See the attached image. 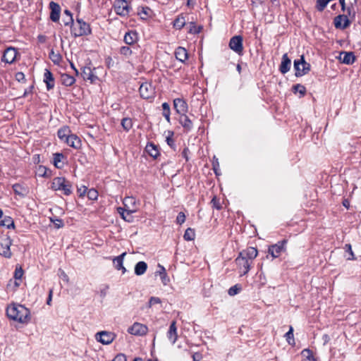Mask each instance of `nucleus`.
Masks as SVG:
<instances>
[{
    "label": "nucleus",
    "instance_id": "obj_1",
    "mask_svg": "<svg viewBox=\"0 0 361 361\" xmlns=\"http://www.w3.org/2000/svg\"><path fill=\"white\" fill-rule=\"evenodd\" d=\"M51 188L54 190H60L66 195H69L72 192L71 183L64 177L54 178L51 183Z\"/></svg>",
    "mask_w": 361,
    "mask_h": 361
},
{
    "label": "nucleus",
    "instance_id": "obj_2",
    "mask_svg": "<svg viewBox=\"0 0 361 361\" xmlns=\"http://www.w3.org/2000/svg\"><path fill=\"white\" fill-rule=\"evenodd\" d=\"M23 278V267L21 265H18L14 271L13 279L9 280L7 286L6 290L8 292H14L20 286Z\"/></svg>",
    "mask_w": 361,
    "mask_h": 361
},
{
    "label": "nucleus",
    "instance_id": "obj_3",
    "mask_svg": "<svg viewBox=\"0 0 361 361\" xmlns=\"http://www.w3.org/2000/svg\"><path fill=\"white\" fill-rule=\"evenodd\" d=\"M71 32L75 37L88 35L91 34V28L90 25L82 19H77L72 27Z\"/></svg>",
    "mask_w": 361,
    "mask_h": 361
},
{
    "label": "nucleus",
    "instance_id": "obj_4",
    "mask_svg": "<svg viewBox=\"0 0 361 361\" xmlns=\"http://www.w3.org/2000/svg\"><path fill=\"white\" fill-rule=\"evenodd\" d=\"M19 307H23V306L15 302L8 305L6 310V315L11 320L23 323V314H21Z\"/></svg>",
    "mask_w": 361,
    "mask_h": 361
},
{
    "label": "nucleus",
    "instance_id": "obj_5",
    "mask_svg": "<svg viewBox=\"0 0 361 361\" xmlns=\"http://www.w3.org/2000/svg\"><path fill=\"white\" fill-rule=\"evenodd\" d=\"M293 65L296 77H301L310 71V64L305 61L303 55L300 59H295Z\"/></svg>",
    "mask_w": 361,
    "mask_h": 361
},
{
    "label": "nucleus",
    "instance_id": "obj_6",
    "mask_svg": "<svg viewBox=\"0 0 361 361\" xmlns=\"http://www.w3.org/2000/svg\"><path fill=\"white\" fill-rule=\"evenodd\" d=\"M288 243L286 239H283L277 242L276 244L271 245L268 248V253L273 257H279L283 252L286 251V245Z\"/></svg>",
    "mask_w": 361,
    "mask_h": 361
},
{
    "label": "nucleus",
    "instance_id": "obj_7",
    "mask_svg": "<svg viewBox=\"0 0 361 361\" xmlns=\"http://www.w3.org/2000/svg\"><path fill=\"white\" fill-rule=\"evenodd\" d=\"M140 97L144 99H153L155 96V89L153 85L148 82H143L139 88Z\"/></svg>",
    "mask_w": 361,
    "mask_h": 361
},
{
    "label": "nucleus",
    "instance_id": "obj_8",
    "mask_svg": "<svg viewBox=\"0 0 361 361\" xmlns=\"http://www.w3.org/2000/svg\"><path fill=\"white\" fill-rule=\"evenodd\" d=\"M243 37L235 35L231 38L229 42V47L238 55L241 56L243 53Z\"/></svg>",
    "mask_w": 361,
    "mask_h": 361
},
{
    "label": "nucleus",
    "instance_id": "obj_9",
    "mask_svg": "<svg viewBox=\"0 0 361 361\" xmlns=\"http://www.w3.org/2000/svg\"><path fill=\"white\" fill-rule=\"evenodd\" d=\"M235 262L240 269V276L245 275L248 273L250 269L252 262L240 255L237 257Z\"/></svg>",
    "mask_w": 361,
    "mask_h": 361
},
{
    "label": "nucleus",
    "instance_id": "obj_10",
    "mask_svg": "<svg viewBox=\"0 0 361 361\" xmlns=\"http://www.w3.org/2000/svg\"><path fill=\"white\" fill-rule=\"evenodd\" d=\"M124 207H117V211L121 215V218L128 222L133 221V214L135 213L137 209H130L128 207V204H124Z\"/></svg>",
    "mask_w": 361,
    "mask_h": 361
},
{
    "label": "nucleus",
    "instance_id": "obj_11",
    "mask_svg": "<svg viewBox=\"0 0 361 361\" xmlns=\"http://www.w3.org/2000/svg\"><path fill=\"white\" fill-rule=\"evenodd\" d=\"M130 8L126 0H118L115 4V11L121 16H128L130 12Z\"/></svg>",
    "mask_w": 361,
    "mask_h": 361
},
{
    "label": "nucleus",
    "instance_id": "obj_12",
    "mask_svg": "<svg viewBox=\"0 0 361 361\" xmlns=\"http://www.w3.org/2000/svg\"><path fill=\"white\" fill-rule=\"evenodd\" d=\"M147 326L138 322H135L130 326L128 332L135 336H144L147 333Z\"/></svg>",
    "mask_w": 361,
    "mask_h": 361
},
{
    "label": "nucleus",
    "instance_id": "obj_13",
    "mask_svg": "<svg viewBox=\"0 0 361 361\" xmlns=\"http://www.w3.org/2000/svg\"><path fill=\"white\" fill-rule=\"evenodd\" d=\"M11 240L8 238L3 236L0 238V255L5 257H10L11 252L10 250Z\"/></svg>",
    "mask_w": 361,
    "mask_h": 361
},
{
    "label": "nucleus",
    "instance_id": "obj_14",
    "mask_svg": "<svg viewBox=\"0 0 361 361\" xmlns=\"http://www.w3.org/2000/svg\"><path fill=\"white\" fill-rule=\"evenodd\" d=\"M334 24L336 28L344 30L350 25V21L345 15H338L334 18Z\"/></svg>",
    "mask_w": 361,
    "mask_h": 361
},
{
    "label": "nucleus",
    "instance_id": "obj_15",
    "mask_svg": "<svg viewBox=\"0 0 361 361\" xmlns=\"http://www.w3.org/2000/svg\"><path fill=\"white\" fill-rule=\"evenodd\" d=\"M114 334L108 331H101L97 334V340L102 344L108 345L113 342Z\"/></svg>",
    "mask_w": 361,
    "mask_h": 361
},
{
    "label": "nucleus",
    "instance_id": "obj_16",
    "mask_svg": "<svg viewBox=\"0 0 361 361\" xmlns=\"http://www.w3.org/2000/svg\"><path fill=\"white\" fill-rule=\"evenodd\" d=\"M18 53L16 49L13 47H8L4 52L2 61L8 63H11L16 59Z\"/></svg>",
    "mask_w": 361,
    "mask_h": 361
},
{
    "label": "nucleus",
    "instance_id": "obj_17",
    "mask_svg": "<svg viewBox=\"0 0 361 361\" xmlns=\"http://www.w3.org/2000/svg\"><path fill=\"white\" fill-rule=\"evenodd\" d=\"M173 106L176 112L180 115L185 114L188 110L187 103L180 98H176L173 100Z\"/></svg>",
    "mask_w": 361,
    "mask_h": 361
},
{
    "label": "nucleus",
    "instance_id": "obj_18",
    "mask_svg": "<svg viewBox=\"0 0 361 361\" xmlns=\"http://www.w3.org/2000/svg\"><path fill=\"white\" fill-rule=\"evenodd\" d=\"M49 8L51 9L50 19L53 22H57L60 18L61 8L57 3L51 1L49 3Z\"/></svg>",
    "mask_w": 361,
    "mask_h": 361
},
{
    "label": "nucleus",
    "instance_id": "obj_19",
    "mask_svg": "<svg viewBox=\"0 0 361 361\" xmlns=\"http://www.w3.org/2000/svg\"><path fill=\"white\" fill-rule=\"evenodd\" d=\"M81 75L85 80H90L91 83L94 82L98 79L97 76L93 73V70L87 66L83 67Z\"/></svg>",
    "mask_w": 361,
    "mask_h": 361
},
{
    "label": "nucleus",
    "instance_id": "obj_20",
    "mask_svg": "<svg viewBox=\"0 0 361 361\" xmlns=\"http://www.w3.org/2000/svg\"><path fill=\"white\" fill-rule=\"evenodd\" d=\"M126 255V252H124L113 259V264L115 269L117 270H121L122 274H125L127 271L126 269L123 267V260Z\"/></svg>",
    "mask_w": 361,
    "mask_h": 361
},
{
    "label": "nucleus",
    "instance_id": "obj_21",
    "mask_svg": "<svg viewBox=\"0 0 361 361\" xmlns=\"http://www.w3.org/2000/svg\"><path fill=\"white\" fill-rule=\"evenodd\" d=\"M167 338L174 344L178 339L177 327L176 321H172L167 332Z\"/></svg>",
    "mask_w": 361,
    "mask_h": 361
},
{
    "label": "nucleus",
    "instance_id": "obj_22",
    "mask_svg": "<svg viewBox=\"0 0 361 361\" xmlns=\"http://www.w3.org/2000/svg\"><path fill=\"white\" fill-rule=\"evenodd\" d=\"M258 251L257 248L253 247H249L246 250H243L239 253L238 255L244 257L249 261L252 262V259L257 257Z\"/></svg>",
    "mask_w": 361,
    "mask_h": 361
},
{
    "label": "nucleus",
    "instance_id": "obj_23",
    "mask_svg": "<svg viewBox=\"0 0 361 361\" xmlns=\"http://www.w3.org/2000/svg\"><path fill=\"white\" fill-rule=\"evenodd\" d=\"M43 80L46 83L47 90H50L54 87L55 82L53 74L47 68L44 70Z\"/></svg>",
    "mask_w": 361,
    "mask_h": 361
},
{
    "label": "nucleus",
    "instance_id": "obj_24",
    "mask_svg": "<svg viewBox=\"0 0 361 361\" xmlns=\"http://www.w3.org/2000/svg\"><path fill=\"white\" fill-rule=\"evenodd\" d=\"M64 142L74 149H80L82 145L81 140L76 135L72 133Z\"/></svg>",
    "mask_w": 361,
    "mask_h": 361
},
{
    "label": "nucleus",
    "instance_id": "obj_25",
    "mask_svg": "<svg viewBox=\"0 0 361 361\" xmlns=\"http://www.w3.org/2000/svg\"><path fill=\"white\" fill-rule=\"evenodd\" d=\"M291 61L288 58L287 54H284L282 56L281 63L279 66V71L281 73L285 74L288 73L290 69Z\"/></svg>",
    "mask_w": 361,
    "mask_h": 361
},
{
    "label": "nucleus",
    "instance_id": "obj_26",
    "mask_svg": "<svg viewBox=\"0 0 361 361\" xmlns=\"http://www.w3.org/2000/svg\"><path fill=\"white\" fill-rule=\"evenodd\" d=\"M137 39L138 36L137 32L130 30L125 34L123 41L126 44L132 45L137 41Z\"/></svg>",
    "mask_w": 361,
    "mask_h": 361
},
{
    "label": "nucleus",
    "instance_id": "obj_27",
    "mask_svg": "<svg viewBox=\"0 0 361 361\" xmlns=\"http://www.w3.org/2000/svg\"><path fill=\"white\" fill-rule=\"evenodd\" d=\"M176 59L179 61L184 63L188 59V54L186 49L178 47L174 52Z\"/></svg>",
    "mask_w": 361,
    "mask_h": 361
},
{
    "label": "nucleus",
    "instance_id": "obj_28",
    "mask_svg": "<svg viewBox=\"0 0 361 361\" xmlns=\"http://www.w3.org/2000/svg\"><path fill=\"white\" fill-rule=\"evenodd\" d=\"M179 122L187 132L192 130V122L185 114L180 116Z\"/></svg>",
    "mask_w": 361,
    "mask_h": 361
},
{
    "label": "nucleus",
    "instance_id": "obj_29",
    "mask_svg": "<svg viewBox=\"0 0 361 361\" xmlns=\"http://www.w3.org/2000/svg\"><path fill=\"white\" fill-rule=\"evenodd\" d=\"M355 59L353 52H341L340 55V60L345 64H352Z\"/></svg>",
    "mask_w": 361,
    "mask_h": 361
},
{
    "label": "nucleus",
    "instance_id": "obj_30",
    "mask_svg": "<svg viewBox=\"0 0 361 361\" xmlns=\"http://www.w3.org/2000/svg\"><path fill=\"white\" fill-rule=\"evenodd\" d=\"M145 151L147 154L154 159H157L159 156L158 147L154 144L150 142L145 147Z\"/></svg>",
    "mask_w": 361,
    "mask_h": 361
},
{
    "label": "nucleus",
    "instance_id": "obj_31",
    "mask_svg": "<svg viewBox=\"0 0 361 361\" xmlns=\"http://www.w3.org/2000/svg\"><path fill=\"white\" fill-rule=\"evenodd\" d=\"M71 135V131L68 126H64L59 128L57 132L58 137L65 142V140Z\"/></svg>",
    "mask_w": 361,
    "mask_h": 361
},
{
    "label": "nucleus",
    "instance_id": "obj_32",
    "mask_svg": "<svg viewBox=\"0 0 361 361\" xmlns=\"http://www.w3.org/2000/svg\"><path fill=\"white\" fill-rule=\"evenodd\" d=\"M147 269V264L144 261L138 262L135 266V274L137 276L143 275Z\"/></svg>",
    "mask_w": 361,
    "mask_h": 361
},
{
    "label": "nucleus",
    "instance_id": "obj_33",
    "mask_svg": "<svg viewBox=\"0 0 361 361\" xmlns=\"http://www.w3.org/2000/svg\"><path fill=\"white\" fill-rule=\"evenodd\" d=\"M53 164L57 169H61L64 166L63 159H65V156L62 153L54 154Z\"/></svg>",
    "mask_w": 361,
    "mask_h": 361
},
{
    "label": "nucleus",
    "instance_id": "obj_34",
    "mask_svg": "<svg viewBox=\"0 0 361 361\" xmlns=\"http://www.w3.org/2000/svg\"><path fill=\"white\" fill-rule=\"evenodd\" d=\"M61 83L66 87H70V86L73 85L75 82V78L72 75L67 74V73L62 74L61 76Z\"/></svg>",
    "mask_w": 361,
    "mask_h": 361
},
{
    "label": "nucleus",
    "instance_id": "obj_35",
    "mask_svg": "<svg viewBox=\"0 0 361 361\" xmlns=\"http://www.w3.org/2000/svg\"><path fill=\"white\" fill-rule=\"evenodd\" d=\"M36 173L41 177L49 178L51 176V171L44 166H39L37 169Z\"/></svg>",
    "mask_w": 361,
    "mask_h": 361
},
{
    "label": "nucleus",
    "instance_id": "obj_36",
    "mask_svg": "<svg viewBox=\"0 0 361 361\" xmlns=\"http://www.w3.org/2000/svg\"><path fill=\"white\" fill-rule=\"evenodd\" d=\"M159 267L160 268V271H157V273L159 274L163 284L166 285L169 282V278L166 274V269L160 264H159Z\"/></svg>",
    "mask_w": 361,
    "mask_h": 361
},
{
    "label": "nucleus",
    "instance_id": "obj_37",
    "mask_svg": "<svg viewBox=\"0 0 361 361\" xmlns=\"http://www.w3.org/2000/svg\"><path fill=\"white\" fill-rule=\"evenodd\" d=\"M64 208L59 207L58 204H52V207L49 208V211L51 212L54 218H57V216H60L64 213Z\"/></svg>",
    "mask_w": 361,
    "mask_h": 361
},
{
    "label": "nucleus",
    "instance_id": "obj_38",
    "mask_svg": "<svg viewBox=\"0 0 361 361\" xmlns=\"http://www.w3.org/2000/svg\"><path fill=\"white\" fill-rule=\"evenodd\" d=\"M123 128L124 129V130H126V132H128L133 127V121H132V119L130 118H123L122 120H121V123Z\"/></svg>",
    "mask_w": 361,
    "mask_h": 361
},
{
    "label": "nucleus",
    "instance_id": "obj_39",
    "mask_svg": "<svg viewBox=\"0 0 361 361\" xmlns=\"http://www.w3.org/2000/svg\"><path fill=\"white\" fill-rule=\"evenodd\" d=\"M151 9L147 7H142L140 11H137V14L140 16L141 19L145 20L150 16Z\"/></svg>",
    "mask_w": 361,
    "mask_h": 361
},
{
    "label": "nucleus",
    "instance_id": "obj_40",
    "mask_svg": "<svg viewBox=\"0 0 361 361\" xmlns=\"http://www.w3.org/2000/svg\"><path fill=\"white\" fill-rule=\"evenodd\" d=\"M49 56L54 64H59L62 59L61 54L59 53H56L53 49H51L49 52Z\"/></svg>",
    "mask_w": 361,
    "mask_h": 361
},
{
    "label": "nucleus",
    "instance_id": "obj_41",
    "mask_svg": "<svg viewBox=\"0 0 361 361\" xmlns=\"http://www.w3.org/2000/svg\"><path fill=\"white\" fill-rule=\"evenodd\" d=\"M185 25V19L184 16H178L173 22V27L176 29L180 30Z\"/></svg>",
    "mask_w": 361,
    "mask_h": 361
},
{
    "label": "nucleus",
    "instance_id": "obj_42",
    "mask_svg": "<svg viewBox=\"0 0 361 361\" xmlns=\"http://www.w3.org/2000/svg\"><path fill=\"white\" fill-rule=\"evenodd\" d=\"M195 237V231L192 228H188L185 230V233L183 235V238L185 240L190 241L193 240Z\"/></svg>",
    "mask_w": 361,
    "mask_h": 361
},
{
    "label": "nucleus",
    "instance_id": "obj_43",
    "mask_svg": "<svg viewBox=\"0 0 361 361\" xmlns=\"http://www.w3.org/2000/svg\"><path fill=\"white\" fill-rule=\"evenodd\" d=\"M286 339L289 345H294L293 328L290 326L288 331L285 334Z\"/></svg>",
    "mask_w": 361,
    "mask_h": 361
},
{
    "label": "nucleus",
    "instance_id": "obj_44",
    "mask_svg": "<svg viewBox=\"0 0 361 361\" xmlns=\"http://www.w3.org/2000/svg\"><path fill=\"white\" fill-rule=\"evenodd\" d=\"M119 53L126 59H128L132 55L133 51L129 47L123 46L120 48Z\"/></svg>",
    "mask_w": 361,
    "mask_h": 361
},
{
    "label": "nucleus",
    "instance_id": "obj_45",
    "mask_svg": "<svg viewBox=\"0 0 361 361\" xmlns=\"http://www.w3.org/2000/svg\"><path fill=\"white\" fill-rule=\"evenodd\" d=\"M0 224L4 226H6L8 228L14 227V223L13 219L9 216H5L0 221Z\"/></svg>",
    "mask_w": 361,
    "mask_h": 361
},
{
    "label": "nucleus",
    "instance_id": "obj_46",
    "mask_svg": "<svg viewBox=\"0 0 361 361\" xmlns=\"http://www.w3.org/2000/svg\"><path fill=\"white\" fill-rule=\"evenodd\" d=\"M86 194L90 200H96L99 195L97 190L94 188L87 189Z\"/></svg>",
    "mask_w": 361,
    "mask_h": 361
},
{
    "label": "nucleus",
    "instance_id": "obj_47",
    "mask_svg": "<svg viewBox=\"0 0 361 361\" xmlns=\"http://www.w3.org/2000/svg\"><path fill=\"white\" fill-rule=\"evenodd\" d=\"M293 91L295 93L299 92L300 94L303 97L306 93V88L305 86L300 84H296L293 86Z\"/></svg>",
    "mask_w": 361,
    "mask_h": 361
},
{
    "label": "nucleus",
    "instance_id": "obj_48",
    "mask_svg": "<svg viewBox=\"0 0 361 361\" xmlns=\"http://www.w3.org/2000/svg\"><path fill=\"white\" fill-rule=\"evenodd\" d=\"M241 290V287L240 285L238 284H236L233 286H231L228 290V293L229 295L231 296H233L236 294H238Z\"/></svg>",
    "mask_w": 361,
    "mask_h": 361
},
{
    "label": "nucleus",
    "instance_id": "obj_49",
    "mask_svg": "<svg viewBox=\"0 0 361 361\" xmlns=\"http://www.w3.org/2000/svg\"><path fill=\"white\" fill-rule=\"evenodd\" d=\"M202 27L197 26L194 23H190L189 32L191 34H198L201 32Z\"/></svg>",
    "mask_w": 361,
    "mask_h": 361
},
{
    "label": "nucleus",
    "instance_id": "obj_50",
    "mask_svg": "<svg viewBox=\"0 0 361 361\" xmlns=\"http://www.w3.org/2000/svg\"><path fill=\"white\" fill-rule=\"evenodd\" d=\"M301 355L302 357H305L307 360H311L312 358H314L312 351L309 348H305L302 350Z\"/></svg>",
    "mask_w": 361,
    "mask_h": 361
},
{
    "label": "nucleus",
    "instance_id": "obj_51",
    "mask_svg": "<svg viewBox=\"0 0 361 361\" xmlns=\"http://www.w3.org/2000/svg\"><path fill=\"white\" fill-rule=\"evenodd\" d=\"M329 1L327 0H317V8L319 11H322Z\"/></svg>",
    "mask_w": 361,
    "mask_h": 361
},
{
    "label": "nucleus",
    "instance_id": "obj_52",
    "mask_svg": "<svg viewBox=\"0 0 361 361\" xmlns=\"http://www.w3.org/2000/svg\"><path fill=\"white\" fill-rule=\"evenodd\" d=\"M50 220L54 223V226L56 228H60L63 226V223L61 219H59L58 218L50 217Z\"/></svg>",
    "mask_w": 361,
    "mask_h": 361
},
{
    "label": "nucleus",
    "instance_id": "obj_53",
    "mask_svg": "<svg viewBox=\"0 0 361 361\" xmlns=\"http://www.w3.org/2000/svg\"><path fill=\"white\" fill-rule=\"evenodd\" d=\"M345 249L347 252L349 253L350 257H348V259L349 260H353L355 259L354 253L352 250V246L350 244H345Z\"/></svg>",
    "mask_w": 361,
    "mask_h": 361
},
{
    "label": "nucleus",
    "instance_id": "obj_54",
    "mask_svg": "<svg viewBox=\"0 0 361 361\" xmlns=\"http://www.w3.org/2000/svg\"><path fill=\"white\" fill-rule=\"evenodd\" d=\"M161 302V299L159 298L152 296L149 300L148 307H151L152 305H154L155 304H159Z\"/></svg>",
    "mask_w": 361,
    "mask_h": 361
},
{
    "label": "nucleus",
    "instance_id": "obj_55",
    "mask_svg": "<svg viewBox=\"0 0 361 361\" xmlns=\"http://www.w3.org/2000/svg\"><path fill=\"white\" fill-rule=\"evenodd\" d=\"M185 221V215L183 212H180L178 213L177 217H176V223L178 224L181 225L183 224Z\"/></svg>",
    "mask_w": 361,
    "mask_h": 361
},
{
    "label": "nucleus",
    "instance_id": "obj_56",
    "mask_svg": "<svg viewBox=\"0 0 361 361\" xmlns=\"http://www.w3.org/2000/svg\"><path fill=\"white\" fill-rule=\"evenodd\" d=\"M13 188L14 192L16 195H18L20 196H21L23 195V187H22L21 185H20V184H14L13 185Z\"/></svg>",
    "mask_w": 361,
    "mask_h": 361
},
{
    "label": "nucleus",
    "instance_id": "obj_57",
    "mask_svg": "<svg viewBox=\"0 0 361 361\" xmlns=\"http://www.w3.org/2000/svg\"><path fill=\"white\" fill-rule=\"evenodd\" d=\"M213 165V170L216 176L219 175V164L218 161V159L214 157V161L212 163Z\"/></svg>",
    "mask_w": 361,
    "mask_h": 361
},
{
    "label": "nucleus",
    "instance_id": "obj_58",
    "mask_svg": "<svg viewBox=\"0 0 361 361\" xmlns=\"http://www.w3.org/2000/svg\"><path fill=\"white\" fill-rule=\"evenodd\" d=\"M169 135L166 137V142L171 147H173L175 145L174 140L172 138V136L173 135V132L169 131Z\"/></svg>",
    "mask_w": 361,
    "mask_h": 361
},
{
    "label": "nucleus",
    "instance_id": "obj_59",
    "mask_svg": "<svg viewBox=\"0 0 361 361\" xmlns=\"http://www.w3.org/2000/svg\"><path fill=\"white\" fill-rule=\"evenodd\" d=\"M87 188L85 185H81L78 188L77 192L79 197H83L87 192Z\"/></svg>",
    "mask_w": 361,
    "mask_h": 361
},
{
    "label": "nucleus",
    "instance_id": "obj_60",
    "mask_svg": "<svg viewBox=\"0 0 361 361\" xmlns=\"http://www.w3.org/2000/svg\"><path fill=\"white\" fill-rule=\"evenodd\" d=\"M64 13L66 14L68 17V21L64 22L65 25L73 24V17H72V14H71V11H69L68 10H65Z\"/></svg>",
    "mask_w": 361,
    "mask_h": 361
},
{
    "label": "nucleus",
    "instance_id": "obj_61",
    "mask_svg": "<svg viewBox=\"0 0 361 361\" xmlns=\"http://www.w3.org/2000/svg\"><path fill=\"white\" fill-rule=\"evenodd\" d=\"M109 288V286L108 285H103L102 288L99 290V294L102 298H104V297H106Z\"/></svg>",
    "mask_w": 361,
    "mask_h": 361
},
{
    "label": "nucleus",
    "instance_id": "obj_62",
    "mask_svg": "<svg viewBox=\"0 0 361 361\" xmlns=\"http://www.w3.org/2000/svg\"><path fill=\"white\" fill-rule=\"evenodd\" d=\"M162 109H163V112H162L163 115L167 114H171L170 106L167 102H164L162 104Z\"/></svg>",
    "mask_w": 361,
    "mask_h": 361
},
{
    "label": "nucleus",
    "instance_id": "obj_63",
    "mask_svg": "<svg viewBox=\"0 0 361 361\" xmlns=\"http://www.w3.org/2000/svg\"><path fill=\"white\" fill-rule=\"evenodd\" d=\"M112 361H127L126 356L123 353L118 354Z\"/></svg>",
    "mask_w": 361,
    "mask_h": 361
},
{
    "label": "nucleus",
    "instance_id": "obj_64",
    "mask_svg": "<svg viewBox=\"0 0 361 361\" xmlns=\"http://www.w3.org/2000/svg\"><path fill=\"white\" fill-rule=\"evenodd\" d=\"M52 295H53V289H50L49 291V295L47 300V304L48 305H51V302L52 300Z\"/></svg>",
    "mask_w": 361,
    "mask_h": 361
}]
</instances>
